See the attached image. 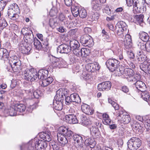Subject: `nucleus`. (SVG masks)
Returning <instances> with one entry per match:
<instances>
[{
  "label": "nucleus",
  "instance_id": "nucleus-42",
  "mask_svg": "<svg viewBox=\"0 0 150 150\" xmlns=\"http://www.w3.org/2000/svg\"><path fill=\"white\" fill-rule=\"evenodd\" d=\"M80 9L78 7L75 6H72L71 7L72 13L74 17H77L79 14Z\"/></svg>",
  "mask_w": 150,
  "mask_h": 150
},
{
  "label": "nucleus",
  "instance_id": "nucleus-5",
  "mask_svg": "<svg viewBox=\"0 0 150 150\" xmlns=\"http://www.w3.org/2000/svg\"><path fill=\"white\" fill-rule=\"evenodd\" d=\"M128 147L130 150H137L142 145V141L138 138L132 137L127 142Z\"/></svg>",
  "mask_w": 150,
  "mask_h": 150
},
{
  "label": "nucleus",
  "instance_id": "nucleus-32",
  "mask_svg": "<svg viewBox=\"0 0 150 150\" xmlns=\"http://www.w3.org/2000/svg\"><path fill=\"white\" fill-rule=\"evenodd\" d=\"M8 112L9 115L11 116H15L19 115V113H17V111L15 106L13 107H11L10 109L5 110Z\"/></svg>",
  "mask_w": 150,
  "mask_h": 150
},
{
  "label": "nucleus",
  "instance_id": "nucleus-47",
  "mask_svg": "<svg viewBox=\"0 0 150 150\" xmlns=\"http://www.w3.org/2000/svg\"><path fill=\"white\" fill-rule=\"evenodd\" d=\"M144 41L141 40L140 41H139L137 42V45L138 47L141 50H146V43L144 42Z\"/></svg>",
  "mask_w": 150,
  "mask_h": 150
},
{
  "label": "nucleus",
  "instance_id": "nucleus-7",
  "mask_svg": "<svg viewBox=\"0 0 150 150\" xmlns=\"http://www.w3.org/2000/svg\"><path fill=\"white\" fill-rule=\"evenodd\" d=\"M107 68L111 72L115 71V73L117 74V69H119L118 67L119 62L115 59H108L106 63Z\"/></svg>",
  "mask_w": 150,
  "mask_h": 150
},
{
  "label": "nucleus",
  "instance_id": "nucleus-31",
  "mask_svg": "<svg viewBox=\"0 0 150 150\" xmlns=\"http://www.w3.org/2000/svg\"><path fill=\"white\" fill-rule=\"evenodd\" d=\"M139 36L142 41L145 42H147L149 38L148 34L147 33L143 31L140 32L139 33Z\"/></svg>",
  "mask_w": 150,
  "mask_h": 150
},
{
  "label": "nucleus",
  "instance_id": "nucleus-51",
  "mask_svg": "<svg viewBox=\"0 0 150 150\" xmlns=\"http://www.w3.org/2000/svg\"><path fill=\"white\" fill-rule=\"evenodd\" d=\"M125 112L123 110H119L115 113V115L117 116V119L119 120H120L124 115Z\"/></svg>",
  "mask_w": 150,
  "mask_h": 150
},
{
  "label": "nucleus",
  "instance_id": "nucleus-56",
  "mask_svg": "<svg viewBox=\"0 0 150 150\" xmlns=\"http://www.w3.org/2000/svg\"><path fill=\"white\" fill-rule=\"evenodd\" d=\"M99 14L97 12H93L91 14L90 18L93 21H96L99 18Z\"/></svg>",
  "mask_w": 150,
  "mask_h": 150
},
{
  "label": "nucleus",
  "instance_id": "nucleus-34",
  "mask_svg": "<svg viewBox=\"0 0 150 150\" xmlns=\"http://www.w3.org/2000/svg\"><path fill=\"white\" fill-rule=\"evenodd\" d=\"M141 97L144 100L148 102V101L150 100V94L147 91L145 90L143 91H141Z\"/></svg>",
  "mask_w": 150,
  "mask_h": 150
},
{
  "label": "nucleus",
  "instance_id": "nucleus-43",
  "mask_svg": "<svg viewBox=\"0 0 150 150\" xmlns=\"http://www.w3.org/2000/svg\"><path fill=\"white\" fill-rule=\"evenodd\" d=\"M144 16L143 14L136 15L134 16V19L139 23L143 22V18Z\"/></svg>",
  "mask_w": 150,
  "mask_h": 150
},
{
  "label": "nucleus",
  "instance_id": "nucleus-19",
  "mask_svg": "<svg viewBox=\"0 0 150 150\" xmlns=\"http://www.w3.org/2000/svg\"><path fill=\"white\" fill-rule=\"evenodd\" d=\"M86 136L81 135H80L78 134H74L73 136V138L75 142H76L79 144H82L84 142V140L87 138Z\"/></svg>",
  "mask_w": 150,
  "mask_h": 150
},
{
  "label": "nucleus",
  "instance_id": "nucleus-10",
  "mask_svg": "<svg viewBox=\"0 0 150 150\" xmlns=\"http://www.w3.org/2000/svg\"><path fill=\"white\" fill-rule=\"evenodd\" d=\"M78 119L79 120H80L81 123L85 125H88L92 124L93 121L94 120V118L91 116L87 117L82 115H79Z\"/></svg>",
  "mask_w": 150,
  "mask_h": 150
},
{
  "label": "nucleus",
  "instance_id": "nucleus-14",
  "mask_svg": "<svg viewBox=\"0 0 150 150\" xmlns=\"http://www.w3.org/2000/svg\"><path fill=\"white\" fill-rule=\"evenodd\" d=\"M111 86V83L109 81H106L99 84L97 88L99 91H108L110 89Z\"/></svg>",
  "mask_w": 150,
  "mask_h": 150
},
{
  "label": "nucleus",
  "instance_id": "nucleus-15",
  "mask_svg": "<svg viewBox=\"0 0 150 150\" xmlns=\"http://www.w3.org/2000/svg\"><path fill=\"white\" fill-rule=\"evenodd\" d=\"M122 44L126 49H128L132 47V43L131 36L127 34L125 36V38L122 41Z\"/></svg>",
  "mask_w": 150,
  "mask_h": 150
},
{
  "label": "nucleus",
  "instance_id": "nucleus-16",
  "mask_svg": "<svg viewBox=\"0 0 150 150\" xmlns=\"http://www.w3.org/2000/svg\"><path fill=\"white\" fill-rule=\"evenodd\" d=\"M65 120L69 124H76L78 122L79 120H78L76 116L73 114H69L66 115Z\"/></svg>",
  "mask_w": 150,
  "mask_h": 150
},
{
  "label": "nucleus",
  "instance_id": "nucleus-45",
  "mask_svg": "<svg viewBox=\"0 0 150 150\" xmlns=\"http://www.w3.org/2000/svg\"><path fill=\"white\" fill-rule=\"evenodd\" d=\"M58 61L57 62V67L59 68L64 67L66 64V62L62 58H59Z\"/></svg>",
  "mask_w": 150,
  "mask_h": 150
},
{
  "label": "nucleus",
  "instance_id": "nucleus-22",
  "mask_svg": "<svg viewBox=\"0 0 150 150\" xmlns=\"http://www.w3.org/2000/svg\"><path fill=\"white\" fill-rule=\"evenodd\" d=\"M134 84L135 85L136 88L141 91H143V90L146 88L145 84L139 80H137L135 83H134Z\"/></svg>",
  "mask_w": 150,
  "mask_h": 150
},
{
  "label": "nucleus",
  "instance_id": "nucleus-58",
  "mask_svg": "<svg viewBox=\"0 0 150 150\" xmlns=\"http://www.w3.org/2000/svg\"><path fill=\"white\" fill-rule=\"evenodd\" d=\"M136 58L138 62L139 63H141L145 61L146 58V56L144 54H142L141 55L139 56L138 57H136Z\"/></svg>",
  "mask_w": 150,
  "mask_h": 150
},
{
  "label": "nucleus",
  "instance_id": "nucleus-25",
  "mask_svg": "<svg viewBox=\"0 0 150 150\" xmlns=\"http://www.w3.org/2000/svg\"><path fill=\"white\" fill-rule=\"evenodd\" d=\"M63 102L56 100H54L53 105L54 108L57 110H61L63 108Z\"/></svg>",
  "mask_w": 150,
  "mask_h": 150
},
{
  "label": "nucleus",
  "instance_id": "nucleus-13",
  "mask_svg": "<svg viewBox=\"0 0 150 150\" xmlns=\"http://www.w3.org/2000/svg\"><path fill=\"white\" fill-rule=\"evenodd\" d=\"M57 52L61 53L68 54L70 52L71 50L69 46L66 44H62L57 47Z\"/></svg>",
  "mask_w": 150,
  "mask_h": 150
},
{
  "label": "nucleus",
  "instance_id": "nucleus-52",
  "mask_svg": "<svg viewBox=\"0 0 150 150\" xmlns=\"http://www.w3.org/2000/svg\"><path fill=\"white\" fill-rule=\"evenodd\" d=\"M73 54L78 57H80L82 56L81 54V49L78 48L72 50Z\"/></svg>",
  "mask_w": 150,
  "mask_h": 150
},
{
  "label": "nucleus",
  "instance_id": "nucleus-46",
  "mask_svg": "<svg viewBox=\"0 0 150 150\" xmlns=\"http://www.w3.org/2000/svg\"><path fill=\"white\" fill-rule=\"evenodd\" d=\"M90 53V52L88 49L86 48L81 49V57H85L88 55Z\"/></svg>",
  "mask_w": 150,
  "mask_h": 150
},
{
  "label": "nucleus",
  "instance_id": "nucleus-4",
  "mask_svg": "<svg viewBox=\"0 0 150 150\" xmlns=\"http://www.w3.org/2000/svg\"><path fill=\"white\" fill-rule=\"evenodd\" d=\"M11 70L14 72H17L18 69H19L21 65L20 60L16 56H12L8 57L7 60Z\"/></svg>",
  "mask_w": 150,
  "mask_h": 150
},
{
  "label": "nucleus",
  "instance_id": "nucleus-55",
  "mask_svg": "<svg viewBox=\"0 0 150 150\" xmlns=\"http://www.w3.org/2000/svg\"><path fill=\"white\" fill-rule=\"evenodd\" d=\"M134 0H129L128 2H127V1H126L127 3V5L129 6H133V10H135L137 11L139 7L138 6H137L136 7H135L134 6Z\"/></svg>",
  "mask_w": 150,
  "mask_h": 150
},
{
  "label": "nucleus",
  "instance_id": "nucleus-30",
  "mask_svg": "<svg viewBox=\"0 0 150 150\" xmlns=\"http://www.w3.org/2000/svg\"><path fill=\"white\" fill-rule=\"evenodd\" d=\"M53 80V78L51 77H49L43 79L41 81V86L43 87L47 86L52 83Z\"/></svg>",
  "mask_w": 150,
  "mask_h": 150
},
{
  "label": "nucleus",
  "instance_id": "nucleus-27",
  "mask_svg": "<svg viewBox=\"0 0 150 150\" xmlns=\"http://www.w3.org/2000/svg\"><path fill=\"white\" fill-rule=\"evenodd\" d=\"M141 78L140 76L138 74H134L129 77H126V79L128 81L134 84L136 82L137 80H140Z\"/></svg>",
  "mask_w": 150,
  "mask_h": 150
},
{
  "label": "nucleus",
  "instance_id": "nucleus-48",
  "mask_svg": "<svg viewBox=\"0 0 150 150\" xmlns=\"http://www.w3.org/2000/svg\"><path fill=\"white\" fill-rule=\"evenodd\" d=\"M59 19L61 21L62 25H66L67 24V22L65 18L64 15L62 14L60 15L59 17Z\"/></svg>",
  "mask_w": 150,
  "mask_h": 150
},
{
  "label": "nucleus",
  "instance_id": "nucleus-35",
  "mask_svg": "<svg viewBox=\"0 0 150 150\" xmlns=\"http://www.w3.org/2000/svg\"><path fill=\"white\" fill-rule=\"evenodd\" d=\"M40 136L41 139L45 141L49 142L51 140L50 135L46 132H41L40 134Z\"/></svg>",
  "mask_w": 150,
  "mask_h": 150
},
{
  "label": "nucleus",
  "instance_id": "nucleus-37",
  "mask_svg": "<svg viewBox=\"0 0 150 150\" xmlns=\"http://www.w3.org/2000/svg\"><path fill=\"white\" fill-rule=\"evenodd\" d=\"M17 111V113H19V115H20V113L23 112L25 110V106L23 104H20L16 105L15 106Z\"/></svg>",
  "mask_w": 150,
  "mask_h": 150
},
{
  "label": "nucleus",
  "instance_id": "nucleus-1",
  "mask_svg": "<svg viewBox=\"0 0 150 150\" xmlns=\"http://www.w3.org/2000/svg\"><path fill=\"white\" fill-rule=\"evenodd\" d=\"M47 145L44 141L34 139L27 144H23L20 146L21 150H45Z\"/></svg>",
  "mask_w": 150,
  "mask_h": 150
},
{
  "label": "nucleus",
  "instance_id": "nucleus-3",
  "mask_svg": "<svg viewBox=\"0 0 150 150\" xmlns=\"http://www.w3.org/2000/svg\"><path fill=\"white\" fill-rule=\"evenodd\" d=\"M37 71L34 69H27L24 72V78L27 81L31 82L37 81Z\"/></svg>",
  "mask_w": 150,
  "mask_h": 150
},
{
  "label": "nucleus",
  "instance_id": "nucleus-33",
  "mask_svg": "<svg viewBox=\"0 0 150 150\" xmlns=\"http://www.w3.org/2000/svg\"><path fill=\"white\" fill-rule=\"evenodd\" d=\"M140 67L146 73L150 75V64H141Z\"/></svg>",
  "mask_w": 150,
  "mask_h": 150
},
{
  "label": "nucleus",
  "instance_id": "nucleus-6",
  "mask_svg": "<svg viewBox=\"0 0 150 150\" xmlns=\"http://www.w3.org/2000/svg\"><path fill=\"white\" fill-rule=\"evenodd\" d=\"M65 103L67 105L71 103L76 106L81 103V99L79 96L76 93L71 94L70 96H67L65 99Z\"/></svg>",
  "mask_w": 150,
  "mask_h": 150
},
{
  "label": "nucleus",
  "instance_id": "nucleus-23",
  "mask_svg": "<svg viewBox=\"0 0 150 150\" xmlns=\"http://www.w3.org/2000/svg\"><path fill=\"white\" fill-rule=\"evenodd\" d=\"M57 139L59 143L63 145L67 143L69 140L60 132L57 133Z\"/></svg>",
  "mask_w": 150,
  "mask_h": 150
},
{
  "label": "nucleus",
  "instance_id": "nucleus-41",
  "mask_svg": "<svg viewBox=\"0 0 150 150\" xmlns=\"http://www.w3.org/2000/svg\"><path fill=\"white\" fill-rule=\"evenodd\" d=\"M86 69L89 72H93L95 71V66L94 63L87 64L85 67Z\"/></svg>",
  "mask_w": 150,
  "mask_h": 150
},
{
  "label": "nucleus",
  "instance_id": "nucleus-39",
  "mask_svg": "<svg viewBox=\"0 0 150 150\" xmlns=\"http://www.w3.org/2000/svg\"><path fill=\"white\" fill-rule=\"evenodd\" d=\"M57 19L56 18H51L49 20V25L52 28H54L57 25Z\"/></svg>",
  "mask_w": 150,
  "mask_h": 150
},
{
  "label": "nucleus",
  "instance_id": "nucleus-2",
  "mask_svg": "<svg viewBox=\"0 0 150 150\" xmlns=\"http://www.w3.org/2000/svg\"><path fill=\"white\" fill-rule=\"evenodd\" d=\"M9 8L8 11L9 18L13 20L18 19L19 16L17 13L19 12V10L17 5L16 4H11Z\"/></svg>",
  "mask_w": 150,
  "mask_h": 150
},
{
  "label": "nucleus",
  "instance_id": "nucleus-24",
  "mask_svg": "<svg viewBox=\"0 0 150 150\" xmlns=\"http://www.w3.org/2000/svg\"><path fill=\"white\" fill-rule=\"evenodd\" d=\"M91 5L92 9L96 11H98L101 9V4L98 1L92 0Z\"/></svg>",
  "mask_w": 150,
  "mask_h": 150
},
{
  "label": "nucleus",
  "instance_id": "nucleus-9",
  "mask_svg": "<svg viewBox=\"0 0 150 150\" xmlns=\"http://www.w3.org/2000/svg\"><path fill=\"white\" fill-rule=\"evenodd\" d=\"M81 43L85 46L91 47L93 45V42L91 37L89 35H84L80 38Z\"/></svg>",
  "mask_w": 150,
  "mask_h": 150
},
{
  "label": "nucleus",
  "instance_id": "nucleus-44",
  "mask_svg": "<svg viewBox=\"0 0 150 150\" xmlns=\"http://www.w3.org/2000/svg\"><path fill=\"white\" fill-rule=\"evenodd\" d=\"M59 58L55 57H52L50 59V60L51 62V65L53 68L57 67V62L58 61Z\"/></svg>",
  "mask_w": 150,
  "mask_h": 150
},
{
  "label": "nucleus",
  "instance_id": "nucleus-53",
  "mask_svg": "<svg viewBox=\"0 0 150 150\" xmlns=\"http://www.w3.org/2000/svg\"><path fill=\"white\" fill-rule=\"evenodd\" d=\"M49 20V19L47 16H43L40 18V22L42 24L43 26H44L46 23H47Z\"/></svg>",
  "mask_w": 150,
  "mask_h": 150
},
{
  "label": "nucleus",
  "instance_id": "nucleus-38",
  "mask_svg": "<svg viewBox=\"0 0 150 150\" xmlns=\"http://www.w3.org/2000/svg\"><path fill=\"white\" fill-rule=\"evenodd\" d=\"M127 25L126 23L122 21H120L118 22L115 26V28H120L123 29L124 31H126L127 29Z\"/></svg>",
  "mask_w": 150,
  "mask_h": 150
},
{
  "label": "nucleus",
  "instance_id": "nucleus-29",
  "mask_svg": "<svg viewBox=\"0 0 150 150\" xmlns=\"http://www.w3.org/2000/svg\"><path fill=\"white\" fill-rule=\"evenodd\" d=\"M69 44V47L71 48V51L72 49L73 50L75 49L78 48L80 47V45L78 42L75 39H72L70 40Z\"/></svg>",
  "mask_w": 150,
  "mask_h": 150
},
{
  "label": "nucleus",
  "instance_id": "nucleus-62",
  "mask_svg": "<svg viewBox=\"0 0 150 150\" xmlns=\"http://www.w3.org/2000/svg\"><path fill=\"white\" fill-rule=\"evenodd\" d=\"M7 23L4 19H1L0 20V26L4 28L7 26Z\"/></svg>",
  "mask_w": 150,
  "mask_h": 150
},
{
  "label": "nucleus",
  "instance_id": "nucleus-11",
  "mask_svg": "<svg viewBox=\"0 0 150 150\" xmlns=\"http://www.w3.org/2000/svg\"><path fill=\"white\" fill-rule=\"evenodd\" d=\"M32 46L30 44L24 43L21 44L19 49L23 54H29L31 52Z\"/></svg>",
  "mask_w": 150,
  "mask_h": 150
},
{
  "label": "nucleus",
  "instance_id": "nucleus-20",
  "mask_svg": "<svg viewBox=\"0 0 150 150\" xmlns=\"http://www.w3.org/2000/svg\"><path fill=\"white\" fill-rule=\"evenodd\" d=\"M9 57V53L8 50L6 49L2 48H0V59L2 60H6Z\"/></svg>",
  "mask_w": 150,
  "mask_h": 150
},
{
  "label": "nucleus",
  "instance_id": "nucleus-57",
  "mask_svg": "<svg viewBox=\"0 0 150 150\" xmlns=\"http://www.w3.org/2000/svg\"><path fill=\"white\" fill-rule=\"evenodd\" d=\"M90 131L91 134L93 135H95L98 132V129L97 127L92 126L90 128Z\"/></svg>",
  "mask_w": 150,
  "mask_h": 150
},
{
  "label": "nucleus",
  "instance_id": "nucleus-60",
  "mask_svg": "<svg viewBox=\"0 0 150 150\" xmlns=\"http://www.w3.org/2000/svg\"><path fill=\"white\" fill-rule=\"evenodd\" d=\"M82 76L83 77V78L86 81L89 82V81L91 80V76L89 74H83Z\"/></svg>",
  "mask_w": 150,
  "mask_h": 150
},
{
  "label": "nucleus",
  "instance_id": "nucleus-12",
  "mask_svg": "<svg viewBox=\"0 0 150 150\" xmlns=\"http://www.w3.org/2000/svg\"><path fill=\"white\" fill-rule=\"evenodd\" d=\"M59 132L69 140L73 137V133L68 128L64 127H60L59 129Z\"/></svg>",
  "mask_w": 150,
  "mask_h": 150
},
{
  "label": "nucleus",
  "instance_id": "nucleus-26",
  "mask_svg": "<svg viewBox=\"0 0 150 150\" xmlns=\"http://www.w3.org/2000/svg\"><path fill=\"white\" fill-rule=\"evenodd\" d=\"M67 89L63 88H60L56 92V97H57V98L59 97L60 95L61 97L62 96H64L65 99L67 97Z\"/></svg>",
  "mask_w": 150,
  "mask_h": 150
},
{
  "label": "nucleus",
  "instance_id": "nucleus-18",
  "mask_svg": "<svg viewBox=\"0 0 150 150\" xmlns=\"http://www.w3.org/2000/svg\"><path fill=\"white\" fill-rule=\"evenodd\" d=\"M48 70L43 69L40 70L38 72L37 71V80L39 79L42 80L46 79L48 76Z\"/></svg>",
  "mask_w": 150,
  "mask_h": 150
},
{
  "label": "nucleus",
  "instance_id": "nucleus-17",
  "mask_svg": "<svg viewBox=\"0 0 150 150\" xmlns=\"http://www.w3.org/2000/svg\"><path fill=\"white\" fill-rule=\"evenodd\" d=\"M34 39L33 35L31 31L25 33L24 40L25 42L24 43L30 45L33 42Z\"/></svg>",
  "mask_w": 150,
  "mask_h": 150
},
{
  "label": "nucleus",
  "instance_id": "nucleus-64",
  "mask_svg": "<svg viewBox=\"0 0 150 150\" xmlns=\"http://www.w3.org/2000/svg\"><path fill=\"white\" fill-rule=\"evenodd\" d=\"M102 34L103 37L105 38L107 40H110V37L108 35V33L105 30L103 29L102 30Z\"/></svg>",
  "mask_w": 150,
  "mask_h": 150
},
{
  "label": "nucleus",
  "instance_id": "nucleus-49",
  "mask_svg": "<svg viewBox=\"0 0 150 150\" xmlns=\"http://www.w3.org/2000/svg\"><path fill=\"white\" fill-rule=\"evenodd\" d=\"M87 15V12L85 9L83 8L80 9L79 15L81 18H86Z\"/></svg>",
  "mask_w": 150,
  "mask_h": 150
},
{
  "label": "nucleus",
  "instance_id": "nucleus-63",
  "mask_svg": "<svg viewBox=\"0 0 150 150\" xmlns=\"http://www.w3.org/2000/svg\"><path fill=\"white\" fill-rule=\"evenodd\" d=\"M144 125L147 131L150 129V120L146 121L144 124Z\"/></svg>",
  "mask_w": 150,
  "mask_h": 150
},
{
  "label": "nucleus",
  "instance_id": "nucleus-61",
  "mask_svg": "<svg viewBox=\"0 0 150 150\" xmlns=\"http://www.w3.org/2000/svg\"><path fill=\"white\" fill-rule=\"evenodd\" d=\"M42 45V48H45V50H47L48 48L49 43L48 40L46 39L43 41Z\"/></svg>",
  "mask_w": 150,
  "mask_h": 150
},
{
  "label": "nucleus",
  "instance_id": "nucleus-40",
  "mask_svg": "<svg viewBox=\"0 0 150 150\" xmlns=\"http://www.w3.org/2000/svg\"><path fill=\"white\" fill-rule=\"evenodd\" d=\"M33 42L34 46L36 49L40 50L42 48V44L36 38H34Z\"/></svg>",
  "mask_w": 150,
  "mask_h": 150
},
{
  "label": "nucleus",
  "instance_id": "nucleus-28",
  "mask_svg": "<svg viewBox=\"0 0 150 150\" xmlns=\"http://www.w3.org/2000/svg\"><path fill=\"white\" fill-rule=\"evenodd\" d=\"M85 140V143L87 146H90L91 148H93L96 144V143L93 139L89 138L87 136Z\"/></svg>",
  "mask_w": 150,
  "mask_h": 150
},
{
  "label": "nucleus",
  "instance_id": "nucleus-21",
  "mask_svg": "<svg viewBox=\"0 0 150 150\" xmlns=\"http://www.w3.org/2000/svg\"><path fill=\"white\" fill-rule=\"evenodd\" d=\"M81 110L83 112L88 115H92L93 112L90 106L86 104L83 103L81 105Z\"/></svg>",
  "mask_w": 150,
  "mask_h": 150
},
{
  "label": "nucleus",
  "instance_id": "nucleus-59",
  "mask_svg": "<svg viewBox=\"0 0 150 150\" xmlns=\"http://www.w3.org/2000/svg\"><path fill=\"white\" fill-rule=\"evenodd\" d=\"M58 11L57 9L55 8H52L50 10V16H56L57 13Z\"/></svg>",
  "mask_w": 150,
  "mask_h": 150
},
{
  "label": "nucleus",
  "instance_id": "nucleus-50",
  "mask_svg": "<svg viewBox=\"0 0 150 150\" xmlns=\"http://www.w3.org/2000/svg\"><path fill=\"white\" fill-rule=\"evenodd\" d=\"M11 0H2L0 1V10L2 11L8 3Z\"/></svg>",
  "mask_w": 150,
  "mask_h": 150
},
{
  "label": "nucleus",
  "instance_id": "nucleus-8",
  "mask_svg": "<svg viewBox=\"0 0 150 150\" xmlns=\"http://www.w3.org/2000/svg\"><path fill=\"white\" fill-rule=\"evenodd\" d=\"M117 73L118 76L123 75V77L126 78V77L133 75L134 74V71L132 69L125 68L123 66L120 67L119 69H117Z\"/></svg>",
  "mask_w": 150,
  "mask_h": 150
},
{
  "label": "nucleus",
  "instance_id": "nucleus-54",
  "mask_svg": "<svg viewBox=\"0 0 150 150\" xmlns=\"http://www.w3.org/2000/svg\"><path fill=\"white\" fill-rule=\"evenodd\" d=\"M122 16L124 18L128 20L131 21L132 19V16L124 11H123Z\"/></svg>",
  "mask_w": 150,
  "mask_h": 150
},
{
  "label": "nucleus",
  "instance_id": "nucleus-36",
  "mask_svg": "<svg viewBox=\"0 0 150 150\" xmlns=\"http://www.w3.org/2000/svg\"><path fill=\"white\" fill-rule=\"evenodd\" d=\"M131 119L130 116L125 113L120 120L123 122L124 124H126L129 123L130 122Z\"/></svg>",
  "mask_w": 150,
  "mask_h": 150
}]
</instances>
